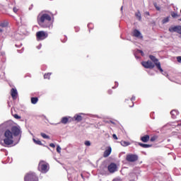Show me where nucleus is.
<instances>
[{
  "label": "nucleus",
  "mask_w": 181,
  "mask_h": 181,
  "mask_svg": "<svg viewBox=\"0 0 181 181\" xmlns=\"http://www.w3.org/2000/svg\"><path fill=\"white\" fill-rule=\"evenodd\" d=\"M52 18H53V13L41 12L37 16V22L40 28H50L52 26Z\"/></svg>",
  "instance_id": "f257e3e1"
},
{
  "label": "nucleus",
  "mask_w": 181,
  "mask_h": 181,
  "mask_svg": "<svg viewBox=\"0 0 181 181\" xmlns=\"http://www.w3.org/2000/svg\"><path fill=\"white\" fill-rule=\"evenodd\" d=\"M4 146H9L10 145H13V134L11 130L7 129L4 132Z\"/></svg>",
  "instance_id": "f03ea898"
},
{
  "label": "nucleus",
  "mask_w": 181,
  "mask_h": 181,
  "mask_svg": "<svg viewBox=\"0 0 181 181\" xmlns=\"http://www.w3.org/2000/svg\"><path fill=\"white\" fill-rule=\"evenodd\" d=\"M49 169H50V165L45 160L40 161L38 164V170L41 172V173H47Z\"/></svg>",
  "instance_id": "7ed1b4c3"
},
{
  "label": "nucleus",
  "mask_w": 181,
  "mask_h": 181,
  "mask_svg": "<svg viewBox=\"0 0 181 181\" xmlns=\"http://www.w3.org/2000/svg\"><path fill=\"white\" fill-rule=\"evenodd\" d=\"M25 181H39L35 173H28L24 177Z\"/></svg>",
  "instance_id": "20e7f679"
},
{
  "label": "nucleus",
  "mask_w": 181,
  "mask_h": 181,
  "mask_svg": "<svg viewBox=\"0 0 181 181\" xmlns=\"http://www.w3.org/2000/svg\"><path fill=\"white\" fill-rule=\"evenodd\" d=\"M49 36V34L46 31H38L36 33L37 40H45Z\"/></svg>",
  "instance_id": "39448f33"
},
{
  "label": "nucleus",
  "mask_w": 181,
  "mask_h": 181,
  "mask_svg": "<svg viewBox=\"0 0 181 181\" xmlns=\"http://www.w3.org/2000/svg\"><path fill=\"white\" fill-rule=\"evenodd\" d=\"M149 59H151V60L153 62V63L156 64L157 69H158L160 73H163V69H162V67H160V62H159V60L156 59V57L153 55H150Z\"/></svg>",
  "instance_id": "423d86ee"
},
{
  "label": "nucleus",
  "mask_w": 181,
  "mask_h": 181,
  "mask_svg": "<svg viewBox=\"0 0 181 181\" xmlns=\"http://www.w3.org/2000/svg\"><path fill=\"white\" fill-rule=\"evenodd\" d=\"M10 131L11 134H13V136H21V135H22V131L21 130V127L13 126L11 127V130Z\"/></svg>",
  "instance_id": "0eeeda50"
},
{
  "label": "nucleus",
  "mask_w": 181,
  "mask_h": 181,
  "mask_svg": "<svg viewBox=\"0 0 181 181\" xmlns=\"http://www.w3.org/2000/svg\"><path fill=\"white\" fill-rule=\"evenodd\" d=\"M138 159H139V157H138V155L136 154L129 153L126 156V160L127 162H131V163L136 162Z\"/></svg>",
  "instance_id": "6e6552de"
},
{
  "label": "nucleus",
  "mask_w": 181,
  "mask_h": 181,
  "mask_svg": "<svg viewBox=\"0 0 181 181\" xmlns=\"http://www.w3.org/2000/svg\"><path fill=\"white\" fill-rule=\"evenodd\" d=\"M168 30L171 33H173V32H175L176 33H179V35H181V25L171 26L168 28Z\"/></svg>",
  "instance_id": "1a4fd4ad"
},
{
  "label": "nucleus",
  "mask_w": 181,
  "mask_h": 181,
  "mask_svg": "<svg viewBox=\"0 0 181 181\" xmlns=\"http://www.w3.org/2000/svg\"><path fill=\"white\" fill-rule=\"evenodd\" d=\"M141 64L145 69H153V67H155V64L151 61L143 62Z\"/></svg>",
  "instance_id": "9d476101"
},
{
  "label": "nucleus",
  "mask_w": 181,
  "mask_h": 181,
  "mask_svg": "<svg viewBox=\"0 0 181 181\" xmlns=\"http://www.w3.org/2000/svg\"><path fill=\"white\" fill-rule=\"evenodd\" d=\"M73 121V118L69 117H64L61 119V124H64L66 125V124H68V122H71Z\"/></svg>",
  "instance_id": "9b49d317"
},
{
  "label": "nucleus",
  "mask_w": 181,
  "mask_h": 181,
  "mask_svg": "<svg viewBox=\"0 0 181 181\" xmlns=\"http://www.w3.org/2000/svg\"><path fill=\"white\" fill-rule=\"evenodd\" d=\"M11 95L13 100H16L18 98V90L16 88H11Z\"/></svg>",
  "instance_id": "f8f14e48"
},
{
  "label": "nucleus",
  "mask_w": 181,
  "mask_h": 181,
  "mask_svg": "<svg viewBox=\"0 0 181 181\" xmlns=\"http://www.w3.org/2000/svg\"><path fill=\"white\" fill-rule=\"evenodd\" d=\"M112 151V149L111 148V147H108L107 149H106L103 153V158H108V156L111 155Z\"/></svg>",
  "instance_id": "ddd939ff"
},
{
  "label": "nucleus",
  "mask_w": 181,
  "mask_h": 181,
  "mask_svg": "<svg viewBox=\"0 0 181 181\" xmlns=\"http://www.w3.org/2000/svg\"><path fill=\"white\" fill-rule=\"evenodd\" d=\"M133 35L135 37H139V39H142V34H141V32H139V30H134L133 31Z\"/></svg>",
  "instance_id": "4468645a"
},
{
  "label": "nucleus",
  "mask_w": 181,
  "mask_h": 181,
  "mask_svg": "<svg viewBox=\"0 0 181 181\" xmlns=\"http://www.w3.org/2000/svg\"><path fill=\"white\" fill-rule=\"evenodd\" d=\"M138 179V177H136V174L132 173L129 175V180L130 181H135Z\"/></svg>",
  "instance_id": "2eb2a0df"
},
{
  "label": "nucleus",
  "mask_w": 181,
  "mask_h": 181,
  "mask_svg": "<svg viewBox=\"0 0 181 181\" xmlns=\"http://www.w3.org/2000/svg\"><path fill=\"white\" fill-rule=\"evenodd\" d=\"M107 171L109 172V173H114V163H111L107 166Z\"/></svg>",
  "instance_id": "dca6fc26"
},
{
  "label": "nucleus",
  "mask_w": 181,
  "mask_h": 181,
  "mask_svg": "<svg viewBox=\"0 0 181 181\" xmlns=\"http://www.w3.org/2000/svg\"><path fill=\"white\" fill-rule=\"evenodd\" d=\"M170 115L172 118L175 119L176 117H177V115H179V112L176 110H173L170 112Z\"/></svg>",
  "instance_id": "f3484780"
},
{
  "label": "nucleus",
  "mask_w": 181,
  "mask_h": 181,
  "mask_svg": "<svg viewBox=\"0 0 181 181\" xmlns=\"http://www.w3.org/2000/svg\"><path fill=\"white\" fill-rule=\"evenodd\" d=\"M74 119L77 122H80L83 121V117H81V115H75L74 117Z\"/></svg>",
  "instance_id": "a211bd4d"
},
{
  "label": "nucleus",
  "mask_w": 181,
  "mask_h": 181,
  "mask_svg": "<svg viewBox=\"0 0 181 181\" xmlns=\"http://www.w3.org/2000/svg\"><path fill=\"white\" fill-rule=\"evenodd\" d=\"M8 25L9 22H8L7 21H4L0 23L1 28H8Z\"/></svg>",
  "instance_id": "6ab92c4d"
},
{
  "label": "nucleus",
  "mask_w": 181,
  "mask_h": 181,
  "mask_svg": "<svg viewBox=\"0 0 181 181\" xmlns=\"http://www.w3.org/2000/svg\"><path fill=\"white\" fill-rule=\"evenodd\" d=\"M142 142H148L149 141V135H145L144 136L141 137Z\"/></svg>",
  "instance_id": "aec40b11"
},
{
  "label": "nucleus",
  "mask_w": 181,
  "mask_h": 181,
  "mask_svg": "<svg viewBox=\"0 0 181 181\" xmlns=\"http://www.w3.org/2000/svg\"><path fill=\"white\" fill-rule=\"evenodd\" d=\"M38 101H39V98H37L36 97L31 98L32 104H37Z\"/></svg>",
  "instance_id": "412c9836"
},
{
  "label": "nucleus",
  "mask_w": 181,
  "mask_h": 181,
  "mask_svg": "<svg viewBox=\"0 0 181 181\" xmlns=\"http://www.w3.org/2000/svg\"><path fill=\"white\" fill-rule=\"evenodd\" d=\"M135 16H136L139 19V21H141L142 20V16L141 15V12L139 11H138L136 13H135Z\"/></svg>",
  "instance_id": "4be33fe9"
},
{
  "label": "nucleus",
  "mask_w": 181,
  "mask_h": 181,
  "mask_svg": "<svg viewBox=\"0 0 181 181\" xmlns=\"http://www.w3.org/2000/svg\"><path fill=\"white\" fill-rule=\"evenodd\" d=\"M33 142L36 144V145H42V141L39 140L38 139H33Z\"/></svg>",
  "instance_id": "5701e85b"
},
{
  "label": "nucleus",
  "mask_w": 181,
  "mask_h": 181,
  "mask_svg": "<svg viewBox=\"0 0 181 181\" xmlns=\"http://www.w3.org/2000/svg\"><path fill=\"white\" fill-rule=\"evenodd\" d=\"M121 145L122 146H129V145H131V143L128 142V141H121Z\"/></svg>",
  "instance_id": "b1692460"
},
{
  "label": "nucleus",
  "mask_w": 181,
  "mask_h": 181,
  "mask_svg": "<svg viewBox=\"0 0 181 181\" xmlns=\"http://www.w3.org/2000/svg\"><path fill=\"white\" fill-rule=\"evenodd\" d=\"M50 76H52V73L45 74L44 78L49 80L50 79Z\"/></svg>",
  "instance_id": "393cba45"
},
{
  "label": "nucleus",
  "mask_w": 181,
  "mask_h": 181,
  "mask_svg": "<svg viewBox=\"0 0 181 181\" xmlns=\"http://www.w3.org/2000/svg\"><path fill=\"white\" fill-rule=\"evenodd\" d=\"M170 18V16H168L167 18H164L162 21V23H168L169 22V19Z\"/></svg>",
  "instance_id": "a878e982"
},
{
  "label": "nucleus",
  "mask_w": 181,
  "mask_h": 181,
  "mask_svg": "<svg viewBox=\"0 0 181 181\" xmlns=\"http://www.w3.org/2000/svg\"><path fill=\"white\" fill-rule=\"evenodd\" d=\"M139 146L142 148H151V145L139 143Z\"/></svg>",
  "instance_id": "bb28decb"
},
{
  "label": "nucleus",
  "mask_w": 181,
  "mask_h": 181,
  "mask_svg": "<svg viewBox=\"0 0 181 181\" xmlns=\"http://www.w3.org/2000/svg\"><path fill=\"white\" fill-rule=\"evenodd\" d=\"M40 135L44 138V139H50V137L45 133H41Z\"/></svg>",
  "instance_id": "cd10ccee"
},
{
  "label": "nucleus",
  "mask_w": 181,
  "mask_h": 181,
  "mask_svg": "<svg viewBox=\"0 0 181 181\" xmlns=\"http://www.w3.org/2000/svg\"><path fill=\"white\" fill-rule=\"evenodd\" d=\"M172 127H180L181 126V123H179V122H173L171 124Z\"/></svg>",
  "instance_id": "c85d7f7f"
},
{
  "label": "nucleus",
  "mask_w": 181,
  "mask_h": 181,
  "mask_svg": "<svg viewBox=\"0 0 181 181\" xmlns=\"http://www.w3.org/2000/svg\"><path fill=\"white\" fill-rule=\"evenodd\" d=\"M171 16L172 18H179L180 16L177 14V13L173 12L171 13Z\"/></svg>",
  "instance_id": "c756f323"
},
{
  "label": "nucleus",
  "mask_w": 181,
  "mask_h": 181,
  "mask_svg": "<svg viewBox=\"0 0 181 181\" xmlns=\"http://www.w3.org/2000/svg\"><path fill=\"white\" fill-rule=\"evenodd\" d=\"M86 146H91V142L90 141H85Z\"/></svg>",
  "instance_id": "7c9ffc66"
},
{
  "label": "nucleus",
  "mask_w": 181,
  "mask_h": 181,
  "mask_svg": "<svg viewBox=\"0 0 181 181\" xmlns=\"http://www.w3.org/2000/svg\"><path fill=\"white\" fill-rule=\"evenodd\" d=\"M57 152H58V153H60V152H62V148L59 147V146H57Z\"/></svg>",
  "instance_id": "2f4dec72"
},
{
  "label": "nucleus",
  "mask_w": 181,
  "mask_h": 181,
  "mask_svg": "<svg viewBox=\"0 0 181 181\" xmlns=\"http://www.w3.org/2000/svg\"><path fill=\"white\" fill-rule=\"evenodd\" d=\"M154 6L157 11H160V7H159L158 4H154Z\"/></svg>",
  "instance_id": "473e14b6"
},
{
  "label": "nucleus",
  "mask_w": 181,
  "mask_h": 181,
  "mask_svg": "<svg viewBox=\"0 0 181 181\" xmlns=\"http://www.w3.org/2000/svg\"><path fill=\"white\" fill-rule=\"evenodd\" d=\"M14 118H16V119H21V116L18 115H13Z\"/></svg>",
  "instance_id": "72a5a7b5"
},
{
  "label": "nucleus",
  "mask_w": 181,
  "mask_h": 181,
  "mask_svg": "<svg viewBox=\"0 0 181 181\" xmlns=\"http://www.w3.org/2000/svg\"><path fill=\"white\" fill-rule=\"evenodd\" d=\"M150 141H151V142H154V141H156V136H153V137H151V139H150Z\"/></svg>",
  "instance_id": "f704fd0d"
},
{
  "label": "nucleus",
  "mask_w": 181,
  "mask_h": 181,
  "mask_svg": "<svg viewBox=\"0 0 181 181\" xmlns=\"http://www.w3.org/2000/svg\"><path fill=\"white\" fill-rule=\"evenodd\" d=\"M137 53H141V56H144V51H142V50L138 49Z\"/></svg>",
  "instance_id": "c9c22d12"
},
{
  "label": "nucleus",
  "mask_w": 181,
  "mask_h": 181,
  "mask_svg": "<svg viewBox=\"0 0 181 181\" xmlns=\"http://www.w3.org/2000/svg\"><path fill=\"white\" fill-rule=\"evenodd\" d=\"M49 146H50L51 148H56V146H55L54 144H53V143L49 144Z\"/></svg>",
  "instance_id": "e433bc0d"
},
{
  "label": "nucleus",
  "mask_w": 181,
  "mask_h": 181,
  "mask_svg": "<svg viewBox=\"0 0 181 181\" xmlns=\"http://www.w3.org/2000/svg\"><path fill=\"white\" fill-rule=\"evenodd\" d=\"M117 170H118V169L117 168V165L114 164V172H117Z\"/></svg>",
  "instance_id": "4c0bfd02"
},
{
  "label": "nucleus",
  "mask_w": 181,
  "mask_h": 181,
  "mask_svg": "<svg viewBox=\"0 0 181 181\" xmlns=\"http://www.w3.org/2000/svg\"><path fill=\"white\" fill-rule=\"evenodd\" d=\"M177 60L178 63H181V57H177Z\"/></svg>",
  "instance_id": "58836bf2"
},
{
  "label": "nucleus",
  "mask_w": 181,
  "mask_h": 181,
  "mask_svg": "<svg viewBox=\"0 0 181 181\" xmlns=\"http://www.w3.org/2000/svg\"><path fill=\"white\" fill-rule=\"evenodd\" d=\"M131 101L132 103H134V101H135V96H132V98H131Z\"/></svg>",
  "instance_id": "ea45409f"
},
{
  "label": "nucleus",
  "mask_w": 181,
  "mask_h": 181,
  "mask_svg": "<svg viewBox=\"0 0 181 181\" xmlns=\"http://www.w3.org/2000/svg\"><path fill=\"white\" fill-rule=\"evenodd\" d=\"M114 181H122V180L121 178H115Z\"/></svg>",
  "instance_id": "a19ab883"
},
{
  "label": "nucleus",
  "mask_w": 181,
  "mask_h": 181,
  "mask_svg": "<svg viewBox=\"0 0 181 181\" xmlns=\"http://www.w3.org/2000/svg\"><path fill=\"white\" fill-rule=\"evenodd\" d=\"M13 12H15V13H16V12H18V8H13Z\"/></svg>",
  "instance_id": "79ce46f5"
},
{
  "label": "nucleus",
  "mask_w": 181,
  "mask_h": 181,
  "mask_svg": "<svg viewBox=\"0 0 181 181\" xmlns=\"http://www.w3.org/2000/svg\"><path fill=\"white\" fill-rule=\"evenodd\" d=\"M2 32H4V30H2L1 28H0V36H1V35H2Z\"/></svg>",
  "instance_id": "37998d69"
},
{
  "label": "nucleus",
  "mask_w": 181,
  "mask_h": 181,
  "mask_svg": "<svg viewBox=\"0 0 181 181\" xmlns=\"http://www.w3.org/2000/svg\"><path fill=\"white\" fill-rule=\"evenodd\" d=\"M114 139H118V137L117 136L116 134H114Z\"/></svg>",
  "instance_id": "c03bdc74"
},
{
  "label": "nucleus",
  "mask_w": 181,
  "mask_h": 181,
  "mask_svg": "<svg viewBox=\"0 0 181 181\" xmlns=\"http://www.w3.org/2000/svg\"><path fill=\"white\" fill-rule=\"evenodd\" d=\"M145 13H146V15H148L149 16V12L148 11H146Z\"/></svg>",
  "instance_id": "a18cd8bd"
},
{
  "label": "nucleus",
  "mask_w": 181,
  "mask_h": 181,
  "mask_svg": "<svg viewBox=\"0 0 181 181\" xmlns=\"http://www.w3.org/2000/svg\"><path fill=\"white\" fill-rule=\"evenodd\" d=\"M115 86H116V87H117L118 83L115 82Z\"/></svg>",
  "instance_id": "49530a36"
},
{
  "label": "nucleus",
  "mask_w": 181,
  "mask_h": 181,
  "mask_svg": "<svg viewBox=\"0 0 181 181\" xmlns=\"http://www.w3.org/2000/svg\"><path fill=\"white\" fill-rule=\"evenodd\" d=\"M135 57H136V59H139V57H136V55H135Z\"/></svg>",
  "instance_id": "de8ad7c7"
},
{
  "label": "nucleus",
  "mask_w": 181,
  "mask_h": 181,
  "mask_svg": "<svg viewBox=\"0 0 181 181\" xmlns=\"http://www.w3.org/2000/svg\"><path fill=\"white\" fill-rule=\"evenodd\" d=\"M81 176L83 177V174H81Z\"/></svg>",
  "instance_id": "09e8293b"
},
{
  "label": "nucleus",
  "mask_w": 181,
  "mask_h": 181,
  "mask_svg": "<svg viewBox=\"0 0 181 181\" xmlns=\"http://www.w3.org/2000/svg\"><path fill=\"white\" fill-rule=\"evenodd\" d=\"M124 153V154H125V152H123V153Z\"/></svg>",
  "instance_id": "8fccbe9b"
},
{
  "label": "nucleus",
  "mask_w": 181,
  "mask_h": 181,
  "mask_svg": "<svg viewBox=\"0 0 181 181\" xmlns=\"http://www.w3.org/2000/svg\"><path fill=\"white\" fill-rule=\"evenodd\" d=\"M121 9H122V6Z\"/></svg>",
  "instance_id": "3c124183"
},
{
  "label": "nucleus",
  "mask_w": 181,
  "mask_h": 181,
  "mask_svg": "<svg viewBox=\"0 0 181 181\" xmlns=\"http://www.w3.org/2000/svg\"><path fill=\"white\" fill-rule=\"evenodd\" d=\"M180 21H181V19H180Z\"/></svg>",
  "instance_id": "603ef678"
},
{
  "label": "nucleus",
  "mask_w": 181,
  "mask_h": 181,
  "mask_svg": "<svg viewBox=\"0 0 181 181\" xmlns=\"http://www.w3.org/2000/svg\"><path fill=\"white\" fill-rule=\"evenodd\" d=\"M112 181H114V180H112Z\"/></svg>",
  "instance_id": "864d4df0"
}]
</instances>
